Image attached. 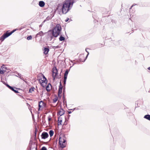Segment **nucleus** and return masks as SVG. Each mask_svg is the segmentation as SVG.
<instances>
[{"label":"nucleus","mask_w":150,"mask_h":150,"mask_svg":"<svg viewBox=\"0 0 150 150\" xmlns=\"http://www.w3.org/2000/svg\"><path fill=\"white\" fill-rule=\"evenodd\" d=\"M35 89V88L34 87L31 88L29 90V92L30 93H32L33 91H34V90Z\"/></svg>","instance_id":"nucleus-22"},{"label":"nucleus","mask_w":150,"mask_h":150,"mask_svg":"<svg viewBox=\"0 0 150 150\" xmlns=\"http://www.w3.org/2000/svg\"><path fill=\"white\" fill-rule=\"evenodd\" d=\"M69 71L68 70H66L64 74V84H65L66 81L67 79V75Z\"/></svg>","instance_id":"nucleus-6"},{"label":"nucleus","mask_w":150,"mask_h":150,"mask_svg":"<svg viewBox=\"0 0 150 150\" xmlns=\"http://www.w3.org/2000/svg\"><path fill=\"white\" fill-rule=\"evenodd\" d=\"M52 86L51 84L49 83L46 87V89L47 91H50L51 89Z\"/></svg>","instance_id":"nucleus-13"},{"label":"nucleus","mask_w":150,"mask_h":150,"mask_svg":"<svg viewBox=\"0 0 150 150\" xmlns=\"http://www.w3.org/2000/svg\"><path fill=\"white\" fill-rule=\"evenodd\" d=\"M69 1L67 0H66L63 2L62 4H58L57 6V9H61L62 13L66 14L72 7L69 3Z\"/></svg>","instance_id":"nucleus-1"},{"label":"nucleus","mask_w":150,"mask_h":150,"mask_svg":"<svg viewBox=\"0 0 150 150\" xmlns=\"http://www.w3.org/2000/svg\"><path fill=\"white\" fill-rule=\"evenodd\" d=\"M57 100V99L55 98L53 100V102L54 103H55Z\"/></svg>","instance_id":"nucleus-25"},{"label":"nucleus","mask_w":150,"mask_h":150,"mask_svg":"<svg viewBox=\"0 0 150 150\" xmlns=\"http://www.w3.org/2000/svg\"><path fill=\"white\" fill-rule=\"evenodd\" d=\"M57 70L56 67L53 68V69L52 76L53 77L54 79H55V77L56 76L57 74Z\"/></svg>","instance_id":"nucleus-5"},{"label":"nucleus","mask_w":150,"mask_h":150,"mask_svg":"<svg viewBox=\"0 0 150 150\" xmlns=\"http://www.w3.org/2000/svg\"><path fill=\"white\" fill-rule=\"evenodd\" d=\"M148 69L149 70V71H150V67H149L148 68Z\"/></svg>","instance_id":"nucleus-33"},{"label":"nucleus","mask_w":150,"mask_h":150,"mask_svg":"<svg viewBox=\"0 0 150 150\" xmlns=\"http://www.w3.org/2000/svg\"><path fill=\"white\" fill-rule=\"evenodd\" d=\"M44 104V103L42 101H41L40 102L39 105V108L38 110H40V108L42 107V105Z\"/></svg>","instance_id":"nucleus-18"},{"label":"nucleus","mask_w":150,"mask_h":150,"mask_svg":"<svg viewBox=\"0 0 150 150\" xmlns=\"http://www.w3.org/2000/svg\"><path fill=\"white\" fill-rule=\"evenodd\" d=\"M76 109V108H74V110H75V109Z\"/></svg>","instance_id":"nucleus-39"},{"label":"nucleus","mask_w":150,"mask_h":150,"mask_svg":"<svg viewBox=\"0 0 150 150\" xmlns=\"http://www.w3.org/2000/svg\"><path fill=\"white\" fill-rule=\"evenodd\" d=\"M133 6V5L132 6H131V7L130 8V9H131V8H132V7Z\"/></svg>","instance_id":"nucleus-34"},{"label":"nucleus","mask_w":150,"mask_h":150,"mask_svg":"<svg viewBox=\"0 0 150 150\" xmlns=\"http://www.w3.org/2000/svg\"><path fill=\"white\" fill-rule=\"evenodd\" d=\"M41 136L42 139H45L48 137V134L47 132H43L42 133Z\"/></svg>","instance_id":"nucleus-7"},{"label":"nucleus","mask_w":150,"mask_h":150,"mask_svg":"<svg viewBox=\"0 0 150 150\" xmlns=\"http://www.w3.org/2000/svg\"><path fill=\"white\" fill-rule=\"evenodd\" d=\"M6 86L8 87L9 89H10L11 90H12L13 91H14L15 93H18V90H16L14 89L13 88L10 86L8 84H6Z\"/></svg>","instance_id":"nucleus-8"},{"label":"nucleus","mask_w":150,"mask_h":150,"mask_svg":"<svg viewBox=\"0 0 150 150\" xmlns=\"http://www.w3.org/2000/svg\"><path fill=\"white\" fill-rule=\"evenodd\" d=\"M51 18L50 17H49V16L47 17L46 18V20H48L50 19Z\"/></svg>","instance_id":"nucleus-27"},{"label":"nucleus","mask_w":150,"mask_h":150,"mask_svg":"<svg viewBox=\"0 0 150 150\" xmlns=\"http://www.w3.org/2000/svg\"><path fill=\"white\" fill-rule=\"evenodd\" d=\"M40 27H42V25H40V26H39Z\"/></svg>","instance_id":"nucleus-36"},{"label":"nucleus","mask_w":150,"mask_h":150,"mask_svg":"<svg viewBox=\"0 0 150 150\" xmlns=\"http://www.w3.org/2000/svg\"><path fill=\"white\" fill-rule=\"evenodd\" d=\"M43 78L44 79L43 80H41V81H40V80H39L40 82L41 85L42 86V83H46V81L47 80V79L44 76H43Z\"/></svg>","instance_id":"nucleus-14"},{"label":"nucleus","mask_w":150,"mask_h":150,"mask_svg":"<svg viewBox=\"0 0 150 150\" xmlns=\"http://www.w3.org/2000/svg\"><path fill=\"white\" fill-rule=\"evenodd\" d=\"M51 120V117H48V121H49L50 120Z\"/></svg>","instance_id":"nucleus-30"},{"label":"nucleus","mask_w":150,"mask_h":150,"mask_svg":"<svg viewBox=\"0 0 150 150\" xmlns=\"http://www.w3.org/2000/svg\"><path fill=\"white\" fill-rule=\"evenodd\" d=\"M49 134L50 137L52 136L54 134V131L53 130H50L49 132Z\"/></svg>","instance_id":"nucleus-20"},{"label":"nucleus","mask_w":150,"mask_h":150,"mask_svg":"<svg viewBox=\"0 0 150 150\" xmlns=\"http://www.w3.org/2000/svg\"><path fill=\"white\" fill-rule=\"evenodd\" d=\"M39 5L40 7H42L44 6L45 3L43 1H40L39 2Z\"/></svg>","instance_id":"nucleus-15"},{"label":"nucleus","mask_w":150,"mask_h":150,"mask_svg":"<svg viewBox=\"0 0 150 150\" xmlns=\"http://www.w3.org/2000/svg\"><path fill=\"white\" fill-rule=\"evenodd\" d=\"M41 150H47L45 146L42 147L41 149Z\"/></svg>","instance_id":"nucleus-24"},{"label":"nucleus","mask_w":150,"mask_h":150,"mask_svg":"<svg viewBox=\"0 0 150 150\" xmlns=\"http://www.w3.org/2000/svg\"><path fill=\"white\" fill-rule=\"evenodd\" d=\"M69 1V3L71 5V6L72 7L74 3L76 2L77 0H67Z\"/></svg>","instance_id":"nucleus-12"},{"label":"nucleus","mask_w":150,"mask_h":150,"mask_svg":"<svg viewBox=\"0 0 150 150\" xmlns=\"http://www.w3.org/2000/svg\"><path fill=\"white\" fill-rule=\"evenodd\" d=\"M49 51V50L48 48L45 47L43 50L44 53L45 54H46L48 53Z\"/></svg>","instance_id":"nucleus-16"},{"label":"nucleus","mask_w":150,"mask_h":150,"mask_svg":"<svg viewBox=\"0 0 150 150\" xmlns=\"http://www.w3.org/2000/svg\"><path fill=\"white\" fill-rule=\"evenodd\" d=\"M70 61L71 62H72V60H70Z\"/></svg>","instance_id":"nucleus-38"},{"label":"nucleus","mask_w":150,"mask_h":150,"mask_svg":"<svg viewBox=\"0 0 150 150\" xmlns=\"http://www.w3.org/2000/svg\"><path fill=\"white\" fill-rule=\"evenodd\" d=\"M87 49H86V52L88 53V54H87V56H86V58L87 57H88V54H89V52H88V51H87Z\"/></svg>","instance_id":"nucleus-26"},{"label":"nucleus","mask_w":150,"mask_h":150,"mask_svg":"<svg viewBox=\"0 0 150 150\" xmlns=\"http://www.w3.org/2000/svg\"><path fill=\"white\" fill-rule=\"evenodd\" d=\"M74 64H73L72 66H73L74 65Z\"/></svg>","instance_id":"nucleus-40"},{"label":"nucleus","mask_w":150,"mask_h":150,"mask_svg":"<svg viewBox=\"0 0 150 150\" xmlns=\"http://www.w3.org/2000/svg\"><path fill=\"white\" fill-rule=\"evenodd\" d=\"M3 73H4V72H3V71L1 70V69H0V73L1 74H3Z\"/></svg>","instance_id":"nucleus-29"},{"label":"nucleus","mask_w":150,"mask_h":150,"mask_svg":"<svg viewBox=\"0 0 150 150\" xmlns=\"http://www.w3.org/2000/svg\"><path fill=\"white\" fill-rule=\"evenodd\" d=\"M62 121V118L60 117L58 118V125H61Z\"/></svg>","instance_id":"nucleus-17"},{"label":"nucleus","mask_w":150,"mask_h":150,"mask_svg":"<svg viewBox=\"0 0 150 150\" xmlns=\"http://www.w3.org/2000/svg\"><path fill=\"white\" fill-rule=\"evenodd\" d=\"M66 139L64 137H60L59 139V143L61 147L64 148L66 146Z\"/></svg>","instance_id":"nucleus-3"},{"label":"nucleus","mask_w":150,"mask_h":150,"mask_svg":"<svg viewBox=\"0 0 150 150\" xmlns=\"http://www.w3.org/2000/svg\"><path fill=\"white\" fill-rule=\"evenodd\" d=\"M16 30V29H14L12 31H11L10 33L11 34H12L13 32H14Z\"/></svg>","instance_id":"nucleus-28"},{"label":"nucleus","mask_w":150,"mask_h":150,"mask_svg":"<svg viewBox=\"0 0 150 150\" xmlns=\"http://www.w3.org/2000/svg\"><path fill=\"white\" fill-rule=\"evenodd\" d=\"M63 87L61 83H60V85L59 86V88L58 90V93L59 96L60 94H61L62 93V89Z\"/></svg>","instance_id":"nucleus-9"},{"label":"nucleus","mask_w":150,"mask_h":150,"mask_svg":"<svg viewBox=\"0 0 150 150\" xmlns=\"http://www.w3.org/2000/svg\"><path fill=\"white\" fill-rule=\"evenodd\" d=\"M61 30L62 28L60 25L58 24L52 30H49L48 32L49 33L52 34L53 36L56 38L59 35Z\"/></svg>","instance_id":"nucleus-2"},{"label":"nucleus","mask_w":150,"mask_h":150,"mask_svg":"<svg viewBox=\"0 0 150 150\" xmlns=\"http://www.w3.org/2000/svg\"><path fill=\"white\" fill-rule=\"evenodd\" d=\"M32 36L31 35H30L27 37V39L28 40H31L32 39Z\"/></svg>","instance_id":"nucleus-23"},{"label":"nucleus","mask_w":150,"mask_h":150,"mask_svg":"<svg viewBox=\"0 0 150 150\" xmlns=\"http://www.w3.org/2000/svg\"><path fill=\"white\" fill-rule=\"evenodd\" d=\"M64 89H63V90H63V91H64Z\"/></svg>","instance_id":"nucleus-41"},{"label":"nucleus","mask_w":150,"mask_h":150,"mask_svg":"<svg viewBox=\"0 0 150 150\" xmlns=\"http://www.w3.org/2000/svg\"><path fill=\"white\" fill-rule=\"evenodd\" d=\"M64 112L65 111L63 109L61 108L57 113L58 114H59L60 116H61L64 114Z\"/></svg>","instance_id":"nucleus-11"},{"label":"nucleus","mask_w":150,"mask_h":150,"mask_svg":"<svg viewBox=\"0 0 150 150\" xmlns=\"http://www.w3.org/2000/svg\"><path fill=\"white\" fill-rule=\"evenodd\" d=\"M64 40H65V38L64 37H62V36H60L59 38V40L60 41H63Z\"/></svg>","instance_id":"nucleus-21"},{"label":"nucleus","mask_w":150,"mask_h":150,"mask_svg":"<svg viewBox=\"0 0 150 150\" xmlns=\"http://www.w3.org/2000/svg\"><path fill=\"white\" fill-rule=\"evenodd\" d=\"M3 83H4V84H5L6 85V83H4V82H3Z\"/></svg>","instance_id":"nucleus-37"},{"label":"nucleus","mask_w":150,"mask_h":150,"mask_svg":"<svg viewBox=\"0 0 150 150\" xmlns=\"http://www.w3.org/2000/svg\"><path fill=\"white\" fill-rule=\"evenodd\" d=\"M35 136H36V132H35Z\"/></svg>","instance_id":"nucleus-35"},{"label":"nucleus","mask_w":150,"mask_h":150,"mask_svg":"<svg viewBox=\"0 0 150 150\" xmlns=\"http://www.w3.org/2000/svg\"><path fill=\"white\" fill-rule=\"evenodd\" d=\"M71 113V111H68V113L69 114H70Z\"/></svg>","instance_id":"nucleus-32"},{"label":"nucleus","mask_w":150,"mask_h":150,"mask_svg":"<svg viewBox=\"0 0 150 150\" xmlns=\"http://www.w3.org/2000/svg\"><path fill=\"white\" fill-rule=\"evenodd\" d=\"M69 20V19L68 18H67L66 20H65V21L66 22L67 21Z\"/></svg>","instance_id":"nucleus-31"},{"label":"nucleus","mask_w":150,"mask_h":150,"mask_svg":"<svg viewBox=\"0 0 150 150\" xmlns=\"http://www.w3.org/2000/svg\"><path fill=\"white\" fill-rule=\"evenodd\" d=\"M8 31L6 33H4L0 38V40L2 41H3L6 38L8 37L11 35L10 33H8Z\"/></svg>","instance_id":"nucleus-4"},{"label":"nucleus","mask_w":150,"mask_h":150,"mask_svg":"<svg viewBox=\"0 0 150 150\" xmlns=\"http://www.w3.org/2000/svg\"><path fill=\"white\" fill-rule=\"evenodd\" d=\"M44 33H43L42 31L39 32L38 33H37L35 37L36 38L38 36H43L45 34Z\"/></svg>","instance_id":"nucleus-10"},{"label":"nucleus","mask_w":150,"mask_h":150,"mask_svg":"<svg viewBox=\"0 0 150 150\" xmlns=\"http://www.w3.org/2000/svg\"><path fill=\"white\" fill-rule=\"evenodd\" d=\"M144 118L146 119L149 120L150 121V115H145L144 117Z\"/></svg>","instance_id":"nucleus-19"}]
</instances>
